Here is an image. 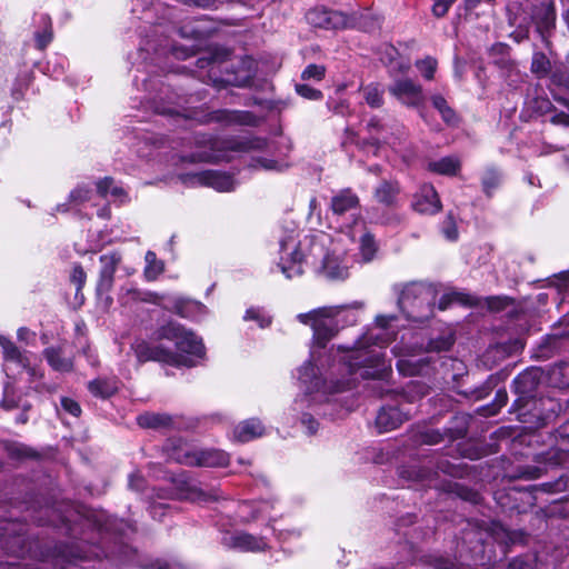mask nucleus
I'll return each instance as SVG.
<instances>
[{
	"label": "nucleus",
	"instance_id": "obj_12",
	"mask_svg": "<svg viewBox=\"0 0 569 569\" xmlns=\"http://www.w3.org/2000/svg\"><path fill=\"white\" fill-rule=\"evenodd\" d=\"M537 461L538 463L543 465V468L540 466L526 467L521 471V477L526 479L539 478L547 467L560 466L565 469H569V449L550 448L546 452L539 453L537 456Z\"/></svg>",
	"mask_w": 569,
	"mask_h": 569
},
{
	"label": "nucleus",
	"instance_id": "obj_64",
	"mask_svg": "<svg viewBox=\"0 0 569 569\" xmlns=\"http://www.w3.org/2000/svg\"><path fill=\"white\" fill-rule=\"evenodd\" d=\"M91 190L84 187H78L70 193V201L79 204L90 199Z\"/></svg>",
	"mask_w": 569,
	"mask_h": 569
},
{
	"label": "nucleus",
	"instance_id": "obj_17",
	"mask_svg": "<svg viewBox=\"0 0 569 569\" xmlns=\"http://www.w3.org/2000/svg\"><path fill=\"white\" fill-rule=\"evenodd\" d=\"M409 419V412H403L396 406H383L376 417V428L380 433L388 432L400 427Z\"/></svg>",
	"mask_w": 569,
	"mask_h": 569
},
{
	"label": "nucleus",
	"instance_id": "obj_48",
	"mask_svg": "<svg viewBox=\"0 0 569 569\" xmlns=\"http://www.w3.org/2000/svg\"><path fill=\"white\" fill-rule=\"evenodd\" d=\"M340 307L347 308L346 311H343L338 317V323L340 325V329L346 326H353L358 321V315L357 311L361 310L363 308V303L360 301H353L350 305H341Z\"/></svg>",
	"mask_w": 569,
	"mask_h": 569
},
{
	"label": "nucleus",
	"instance_id": "obj_9",
	"mask_svg": "<svg viewBox=\"0 0 569 569\" xmlns=\"http://www.w3.org/2000/svg\"><path fill=\"white\" fill-rule=\"evenodd\" d=\"M366 129L369 133V138L360 139L359 136L350 129L346 130V138L342 141V146L347 147L349 143L356 144L361 150H368L369 148H378L382 143H389L390 130L388 126L378 117H371Z\"/></svg>",
	"mask_w": 569,
	"mask_h": 569
},
{
	"label": "nucleus",
	"instance_id": "obj_7",
	"mask_svg": "<svg viewBox=\"0 0 569 569\" xmlns=\"http://www.w3.org/2000/svg\"><path fill=\"white\" fill-rule=\"evenodd\" d=\"M183 117L186 119L193 120L199 124L219 123L222 127H256L259 123V118L253 112L248 110H190L183 114Z\"/></svg>",
	"mask_w": 569,
	"mask_h": 569
},
{
	"label": "nucleus",
	"instance_id": "obj_3",
	"mask_svg": "<svg viewBox=\"0 0 569 569\" xmlns=\"http://www.w3.org/2000/svg\"><path fill=\"white\" fill-rule=\"evenodd\" d=\"M327 234L305 237L298 244L293 236L280 240V261L278 267L288 279L303 273V264L329 280H345L349 276L347 263L340 256L330 251Z\"/></svg>",
	"mask_w": 569,
	"mask_h": 569
},
{
	"label": "nucleus",
	"instance_id": "obj_10",
	"mask_svg": "<svg viewBox=\"0 0 569 569\" xmlns=\"http://www.w3.org/2000/svg\"><path fill=\"white\" fill-rule=\"evenodd\" d=\"M186 184L211 187L220 192L234 190L236 181L231 174L218 170H203L181 176Z\"/></svg>",
	"mask_w": 569,
	"mask_h": 569
},
{
	"label": "nucleus",
	"instance_id": "obj_63",
	"mask_svg": "<svg viewBox=\"0 0 569 569\" xmlns=\"http://www.w3.org/2000/svg\"><path fill=\"white\" fill-rule=\"evenodd\" d=\"M445 439V433L439 430L429 429L421 433V442L426 445H437Z\"/></svg>",
	"mask_w": 569,
	"mask_h": 569
},
{
	"label": "nucleus",
	"instance_id": "obj_39",
	"mask_svg": "<svg viewBox=\"0 0 569 569\" xmlns=\"http://www.w3.org/2000/svg\"><path fill=\"white\" fill-rule=\"evenodd\" d=\"M460 167L461 163L456 157H443L428 163L429 171L443 176H456Z\"/></svg>",
	"mask_w": 569,
	"mask_h": 569
},
{
	"label": "nucleus",
	"instance_id": "obj_27",
	"mask_svg": "<svg viewBox=\"0 0 569 569\" xmlns=\"http://www.w3.org/2000/svg\"><path fill=\"white\" fill-rule=\"evenodd\" d=\"M489 57L497 67L509 74L517 71V66L510 58V47L508 44L501 42L492 44L489 50Z\"/></svg>",
	"mask_w": 569,
	"mask_h": 569
},
{
	"label": "nucleus",
	"instance_id": "obj_1",
	"mask_svg": "<svg viewBox=\"0 0 569 569\" xmlns=\"http://www.w3.org/2000/svg\"><path fill=\"white\" fill-rule=\"evenodd\" d=\"M31 520L38 526H53L64 530V533L76 541L70 543L54 545L53 548H47L46 551H39V541H31L27 537L29 532L28 525L19 520L0 521V549L7 555L17 558L26 556L38 557L42 561H52L60 569H64L67 563L77 560H90L104 557L111 559L118 565L133 566L142 569H190L181 563H168L166 561H150L142 557L136 549L123 541L126 531H133L131 525L123 520H117L110 517L99 516L94 520L99 543H91L80 528L88 525L78 523L68 516L58 513L53 507H42L33 510L30 515Z\"/></svg>",
	"mask_w": 569,
	"mask_h": 569
},
{
	"label": "nucleus",
	"instance_id": "obj_37",
	"mask_svg": "<svg viewBox=\"0 0 569 569\" xmlns=\"http://www.w3.org/2000/svg\"><path fill=\"white\" fill-rule=\"evenodd\" d=\"M362 98L370 108H381L385 103V87L378 82H371L360 88Z\"/></svg>",
	"mask_w": 569,
	"mask_h": 569
},
{
	"label": "nucleus",
	"instance_id": "obj_13",
	"mask_svg": "<svg viewBox=\"0 0 569 569\" xmlns=\"http://www.w3.org/2000/svg\"><path fill=\"white\" fill-rule=\"evenodd\" d=\"M122 258L121 254L117 251H112L109 253H104L100 256L101 269L99 273V280L97 283V295L102 297L103 295H108L113 287L114 273L120 264ZM106 301L108 305L112 302V299L109 296H106Z\"/></svg>",
	"mask_w": 569,
	"mask_h": 569
},
{
	"label": "nucleus",
	"instance_id": "obj_21",
	"mask_svg": "<svg viewBox=\"0 0 569 569\" xmlns=\"http://www.w3.org/2000/svg\"><path fill=\"white\" fill-rule=\"evenodd\" d=\"M393 353L399 357L396 367L398 371L403 376H416L419 375L422 370L423 365L426 363V359H419L415 360L412 357H415L417 351V346L408 347L406 350V353L401 355L398 351V347L395 346L392 348Z\"/></svg>",
	"mask_w": 569,
	"mask_h": 569
},
{
	"label": "nucleus",
	"instance_id": "obj_38",
	"mask_svg": "<svg viewBox=\"0 0 569 569\" xmlns=\"http://www.w3.org/2000/svg\"><path fill=\"white\" fill-rule=\"evenodd\" d=\"M502 171L493 166L487 167L481 177L482 191L487 197H491L496 189L502 183Z\"/></svg>",
	"mask_w": 569,
	"mask_h": 569
},
{
	"label": "nucleus",
	"instance_id": "obj_56",
	"mask_svg": "<svg viewBox=\"0 0 569 569\" xmlns=\"http://www.w3.org/2000/svg\"><path fill=\"white\" fill-rule=\"evenodd\" d=\"M522 493V490L512 487L508 490H498L495 493V499L497 500L498 505H500L505 509H515L517 508L516 505L511 503V499L516 500V496Z\"/></svg>",
	"mask_w": 569,
	"mask_h": 569
},
{
	"label": "nucleus",
	"instance_id": "obj_45",
	"mask_svg": "<svg viewBox=\"0 0 569 569\" xmlns=\"http://www.w3.org/2000/svg\"><path fill=\"white\" fill-rule=\"evenodd\" d=\"M449 491L455 493L461 500L470 502L472 505H479L482 499L477 490L460 485L458 482L449 485Z\"/></svg>",
	"mask_w": 569,
	"mask_h": 569
},
{
	"label": "nucleus",
	"instance_id": "obj_42",
	"mask_svg": "<svg viewBox=\"0 0 569 569\" xmlns=\"http://www.w3.org/2000/svg\"><path fill=\"white\" fill-rule=\"evenodd\" d=\"M97 191L102 197L110 196L114 200L122 201L127 196L126 191L121 186L116 183L112 178L106 177L104 179L97 182Z\"/></svg>",
	"mask_w": 569,
	"mask_h": 569
},
{
	"label": "nucleus",
	"instance_id": "obj_24",
	"mask_svg": "<svg viewBox=\"0 0 569 569\" xmlns=\"http://www.w3.org/2000/svg\"><path fill=\"white\" fill-rule=\"evenodd\" d=\"M36 30L33 33L36 47L39 50L46 49L53 39L52 21L47 13L34 16Z\"/></svg>",
	"mask_w": 569,
	"mask_h": 569
},
{
	"label": "nucleus",
	"instance_id": "obj_18",
	"mask_svg": "<svg viewBox=\"0 0 569 569\" xmlns=\"http://www.w3.org/2000/svg\"><path fill=\"white\" fill-rule=\"evenodd\" d=\"M400 186L396 180H381L373 190L375 200L386 208L400 206Z\"/></svg>",
	"mask_w": 569,
	"mask_h": 569
},
{
	"label": "nucleus",
	"instance_id": "obj_20",
	"mask_svg": "<svg viewBox=\"0 0 569 569\" xmlns=\"http://www.w3.org/2000/svg\"><path fill=\"white\" fill-rule=\"evenodd\" d=\"M223 543L230 548L241 551H262L267 547V542L262 537H256L247 532H237L223 538Z\"/></svg>",
	"mask_w": 569,
	"mask_h": 569
},
{
	"label": "nucleus",
	"instance_id": "obj_46",
	"mask_svg": "<svg viewBox=\"0 0 569 569\" xmlns=\"http://www.w3.org/2000/svg\"><path fill=\"white\" fill-rule=\"evenodd\" d=\"M455 342V338L452 335H441L435 339H430L426 347L422 345L419 347L420 350H425L427 352H440L449 350Z\"/></svg>",
	"mask_w": 569,
	"mask_h": 569
},
{
	"label": "nucleus",
	"instance_id": "obj_30",
	"mask_svg": "<svg viewBox=\"0 0 569 569\" xmlns=\"http://www.w3.org/2000/svg\"><path fill=\"white\" fill-rule=\"evenodd\" d=\"M286 149L287 152L291 150V146L289 142L286 144ZM287 154L288 153H283L281 156H278L277 158L257 157L252 159L250 167L254 169H263L267 171L281 172L290 167V163L287 160Z\"/></svg>",
	"mask_w": 569,
	"mask_h": 569
},
{
	"label": "nucleus",
	"instance_id": "obj_62",
	"mask_svg": "<svg viewBox=\"0 0 569 569\" xmlns=\"http://www.w3.org/2000/svg\"><path fill=\"white\" fill-rule=\"evenodd\" d=\"M455 1L456 0H433L432 14L437 18L445 17Z\"/></svg>",
	"mask_w": 569,
	"mask_h": 569
},
{
	"label": "nucleus",
	"instance_id": "obj_55",
	"mask_svg": "<svg viewBox=\"0 0 569 569\" xmlns=\"http://www.w3.org/2000/svg\"><path fill=\"white\" fill-rule=\"evenodd\" d=\"M528 106L537 116H548L553 111V104L546 97H536L528 102Z\"/></svg>",
	"mask_w": 569,
	"mask_h": 569
},
{
	"label": "nucleus",
	"instance_id": "obj_6",
	"mask_svg": "<svg viewBox=\"0 0 569 569\" xmlns=\"http://www.w3.org/2000/svg\"><path fill=\"white\" fill-rule=\"evenodd\" d=\"M346 310L345 307H321L299 313L297 319L303 325L311 326L317 346L325 348L327 342L340 330L338 317Z\"/></svg>",
	"mask_w": 569,
	"mask_h": 569
},
{
	"label": "nucleus",
	"instance_id": "obj_52",
	"mask_svg": "<svg viewBox=\"0 0 569 569\" xmlns=\"http://www.w3.org/2000/svg\"><path fill=\"white\" fill-rule=\"evenodd\" d=\"M551 70L550 60L542 52H535L531 60V72L539 78L546 77Z\"/></svg>",
	"mask_w": 569,
	"mask_h": 569
},
{
	"label": "nucleus",
	"instance_id": "obj_43",
	"mask_svg": "<svg viewBox=\"0 0 569 569\" xmlns=\"http://www.w3.org/2000/svg\"><path fill=\"white\" fill-rule=\"evenodd\" d=\"M452 303H461L472 306L476 303V298L459 291H451L441 296L438 302L439 310L448 309Z\"/></svg>",
	"mask_w": 569,
	"mask_h": 569
},
{
	"label": "nucleus",
	"instance_id": "obj_15",
	"mask_svg": "<svg viewBox=\"0 0 569 569\" xmlns=\"http://www.w3.org/2000/svg\"><path fill=\"white\" fill-rule=\"evenodd\" d=\"M174 496L180 500H189L192 502H201L209 500H218L221 498V495L217 490H212L207 492L199 488L196 483L187 478H179L174 480Z\"/></svg>",
	"mask_w": 569,
	"mask_h": 569
},
{
	"label": "nucleus",
	"instance_id": "obj_16",
	"mask_svg": "<svg viewBox=\"0 0 569 569\" xmlns=\"http://www.w3.org/2000/svg\"><path fill=\"white\" fill-rule=\"evenodd\" d=\"M411 206L415 211L426 214H435L441 209L439 196L430 183H425L419 188Z\"/></svg>",
	"mask_w": 569,
	"mask_h": 569
},
{
	"label": "nucleus",
	"instance_id": "obj_53",
	"mask_svg": "<svg viewBox=\"0 0 569 569\" xmlns=\"http://www.w3.org/2000/svg\"><path fill=\"white\" fill-rule=\"evenodd\" d=\"M416 68L426 80H432L437 71L438 62L433 57H426L416 61Z\"/></svg>",
	"mask_w": 569,
	"mask_h": 569
},
{
	"label": "nucleus",
	"instance_id": "obj_11",
	"mask_svg": "<svg viewBox=\"0 0 569 569\" xmlns=\"http://www.w3.org/2000/svg\"><path fill=\"white\" fill-rule=\"evenodd\" d=\"M389 92L398 101L409 108L421 109L426 102L421 84L410 78L395 80L389 87Z\"/></svg>",
	"mask_w": 569,
	"mask_h": 569
},
{
	"label": "nucleus",
	"instance_id": "obj_58",
	"mask_svg": "<svg viewBox=\"0 0 569 569\" xmlns=\"http://www.w3.org/2000/svg\"><path fill=\"white\" fill-rule=\"evenodd\" d=\"M31 81V77L29 74L19 76L12 87L11 94L14 100H20L23 98L24 91L28 89Z\"/></svg>",
	"mask_w": 569,
	"mask_h": 569
},
{
	"label": "nucleus",
	"instance_id": "obj_31",
	"mask_svg": "<svg viewBox=\"0 0 569 569\" xmlns=\"http://www.w3.org/2000/svg\"><path fill=\"white\" fill-rule=\"evenodd\" d=\"M348 28H357L366 32L373 31L380 24V19L368 9L348 14Z\"/></svg>",
	"mask_w": 569,
	"mask_h": 569
},
{
	"label": "nucleus",
	"instance_id": "obj_44",
	"mask_svg": "<svg viewBox=\"0 0 569 569\" xmlns=\"http://www.w3.org/2000/svg\"><path fill=\"white\" fill-rule=\"evenodd\" d=\"M146 268H144V277L148 281H153L161 274L164 270V264L161 260L157 258V254L153 251H147L146 257Z\"/></svg>",
	"mask_w": 569,
	"mask_h": 569
},
{
	"label": "nucleus",
	"instance_id": "obj_47",
	"mask_svg": "<svg viewBox=\"0 0 569 569\" xmlns=\"http://www.w3.org/2000/svg\"><path fill=\"white\" fill-rule=\"evenodd\" d=\"M403 221L402 214L397 211V208H386L375 218V222L385 227L397 228Z\"/></svg>",
	"mask_w": 569,
	"mask_h": 569
},
{
	"label": "nucleus",
	"instance_id": "obj_57",
	"mask_svg": "<svg viewBox=\"0 0 569 569\" xmlns=\"http://www.w3.org/2000/svg\"><path fill=\"white\" fill-rule=\"evenodd\" d=\"M243 319L246 321H256L260 328H267L271 325V317L267 315L262 309L251 307L247 309Z\"/></svg>",
	"mask_w": 569,
	"mask_h": 569
},
{
	"label": "nucleus",
	"instance_id": "obj_59",
	"mask_svg": "<svg viewBox=\"0 0 569 569\" xmlns=\"http://www.w3.org/2000/svg\"><path fill=\"white\" fill-rule=\"evenodd\" d=\"M18 406V401L13 395V388L11 385L7 383L3 388V398L0 402V407L4 410H12Z\"/></svg>",
	"mask_w": 569,
	"mask_h": 569
},
{
	"label": "nucleus",
	"instance_id": "obj_33",
	"mask_svg": "<svg viewBox=\"0 0 569 569\" xmlns=\"http://www.w3.org/2000/svg\"><path fill=\"white\" fill-rule=\"evenodd\" d=\"M538 387V377L535 371H523L513 379L515 392L520 397L533 396Z\"/></svg>",
	"mask_w": 569,
	"mask_h": 569
},
{
	"label": "nucleus",
	"instance_id": "obj_36",
	"mask_svg": "<svg viewBox=\"0 0 569 569\" xmlns=\"http://www.w3.org/2000/svg\"><path fill=\"white\" fill-rule=\"evenodd\" d=\"M399 476L402 480L408 482H422L429 485L431 481V470L418 465L400 467Z\"/></svg>",
	"mask_w": 569,
	"mask_h": 569
},
{
	"label": "nucleus",
	"instance_id": "obj_61",
	"mask_svg": "<svg viewBox=\"0 0 569 569\" xmlns=\"http://www.w3.org/2000/svg\"><path fill=\"white\" fill-rule=\"evenodd\" d=\"M296 91L302 98L309 100H319L322 98V92L308 84H296Z\"/></svg>",
	"mask_w": 569,
	"mask_h": 569
},
{
	"label": "nucleus",
	"instance_id": "obj_22",
	"mask_svg": "<svg viewBox=\"0 0 569 569\" xmlns=\"http://www.w3.org/2000/svg\"><path fill=\"white\" fill-rule=\"evenodd\" d=\"M164 308L188 319H197L206 310L202 303L184 298H174L169 301V305H164Z\"/></svg>",
	"mask_w": 569,
	"mask_h": 569
},
{
	"label": "nucleus",
	"instance_id": "obj_28",
	"mask_svg": "<svg viewBox=\"0 0 569 569\" xmlns=\"http://www.w3.org/2000/svg\"><path fill=\"white\" fill-rule=\"evenodd\" d=\"M358 206L359 197L351 189H343L331 198V210L337 216H342Z\"/></svg>",
	"mask_w": 569,
	"mask_h": 569
},
{
	"label": "nucleus",
	"instance_id": "obj_14",
	"mask_svg": "<svg viewBox=\"0 0 569 569\" xmlns=\"http://www.w3.org/2000/svg\"><path fill=\"white\" fill-rule=\"evenodd\" d=\"M306 18L310 24L322 29L348 28V14L327 8H315L307 12Z\"/></svg>",
	"mask_w": 569,
	"mask_h": 569
},
{
	"label": "nucleus",
	"instance_id": "obj_4",
	"mask_svg": "<svg viewBox=\"0 0 569 569\" xmlns=\"http://www.w3.org/2000/svg\"><path fill=\"white\" fill-rule=\"evenodd\" d=\"M158 340L173 341L180 352H174L162 345L142 341L136 347L139 361H158L173 367H193L196 362L188 356L202 358L204 346L201 338L182 325L169 321L156 331Z\"/></svg>",
	"mask_w": 569,
	"mask_h": 569
},
{
	"label": "nucleus",
	"instance_id": "obj_41",
	"mask_svg": "<svg viewBox=\"0 0 569 569\" xmlns=\"http://www.w3.org/2000/svg\"><path fill=\"white\" fill-rule=\"evenodd\" d=\"M431 102L447 124L456 126L458 123L459 119L456 111L448 104L447 100L441 94H433L431 97Z\"/></svg>",
	"mask_w": 569,
	"mask_h": 569
},
{
	"label": "nucleus",
	"instance_id": "obj_49",
	"mask_svg": "<svg viewBox=\"0 0 569 569\" xmlns=\"http://www.w3.org/2000/svg\"><path fill=\"white\" fill-rule=\"evenodd\" d=\"M499 381L498 375H491L487 380L479 387L466 392V396H470L475 400H481L489 396V393L496 388Z\"/></svg>",
	"mask_w": 569,
	"mask_h": 569
},
{
	"label": "nucleus",
	"instance_id": "obj_25",
	"mask_svg": "<svg viewBox=\"0 0 569 569\" xmlns=\"http://www.w3.org/2000/svg\"><path fill=\"white\" fill-rule=\"evenodd\" d=\"M264 432V427L260 420L251 418L240 422L233 430V438L239 442H248Z\"/></svg>",
	"mask_w": 569,
	"mask_h": 569
},
{
	"label": "nucleus",
	"instance_id": "obj_29",
	"mask_svg": "<svg viewBox=\"0 0 569 569\" xmlns=\"http://www.w3.org/2000/svg\"><path fill=\"white\" fill-rule=\"evenodd\" d=\"M137 423L144 429H168L173 426L172 417L168 413L143 412L137 417Z\"/></svg>",
	"mask_w": 569,
	"mask_h": 569
},
{
	"label": "nucleus",
	"instance_id": "obj_8",
	"mask_svg": "<svg viewBox=\"0 0 569 569\" xmlns=\"http://www.w3.org/2000/svg\"><path fill=\"white\" fill-rule=\"evenodd\" d=\"M169 457L178 463L190 467L219 468L229 463V455L220 449H194L179 445L172 448Z\"/></svg>",
	"mask_w": 569,
	"mask_h": 569
},
{
	"label": "nucleus",
	"instance_id": "obj_51",
	"mask_svg": "<svg viewBox=\"0 0 569 569\" xmlns=\"http://www.w3.org/2000/svg\"><path fill=\"white\" fill-rule=\"evenodd\" d=\"M427 562L433 569H466L471 566L470 563L452 561L449 558L436 555L428 556Z\"/></svg>",
	"mask_w": 569,
	"mask_h": 569
},
{
	"label": "nucleus",
	"instance_id": "obj_40",
	"mask_svg": "<svg viewBox=\"0 0 569 569\" xmlns=\"http://www.w3.org/2000/svg\"><path fill=\"white\" fill-rule=\"evenodd\" d=\"M549 382L560 389L569 388V361L556 363L549 370Z\"/></svg>",
	"mask_w": 569,
	"mask_h": 569
},
{
	"label": "nucleus",
	"instance_id": "obj_2",
	"mask_svg": "<svg viewBox=\"0 0 569 569\" xmlns=\"http://www.w3.org/2000/svg\"><path fill=\"white\" fill-rule=\"evenodd\" d=\"M396 320L395 316H378L376 325L378 332L373 330L362 337L357 342L358 347L349 352L337 365L339 372H346L342 379L333 380L330 377L318 375V368L311 362H306L299 369V381L305 389L306 395L301 401L309 403H322L330 401V397L351 389L355 386L356 377L359 375L362 379H369V390L379 398L390 396L397 402L403 401L413 403L425 397L429 387L419 380L409 381L401 390L392 389L388 382L391 375V366L386 363L383 355L369 349V346L383 348L391 341L387 331L390 322ZM333 371H330L332 376Z\"/></svg>",
	"mask_w": 569,
	"mask_h": 569
},
{
	"label": "nucleus",
	"instance_id": "obj_60",
	"mask_svg": "<svg viewBox=\"0 0 569 569\" xmlns=\"http://www.w3.org/2000/svg\"><path fill=\"white\" fill-rule=\"evenodd\" d=\"M326 69L323 66L311 63L302 71L301 78L303 80H321L325 77Z\"/></svg>",
	"mask_w": 569,
	"mask_h": 569
},
{
	"label": "nucleus",
	"instance_id": "obj_5",
	"mask_svg": "<svg viewBox=\"0 0 569 569\" xmlns=\"http://www.w3.org/2000/svg\"><path fill=\"white\" fill-rule=\"evenodd\" d=\"M438 290L431 283L415 281L403 286L398 306L408 320L423 322L433 316Z\"/></svg>",
	"mask_w": 569,
	"mask_h": 569
},
{
	"label": "nucleus",
	"instance_id": "obj_34",
	"mask_svg": "<svg viewBox=\"0 0 569 569\" xmlns=\"http://www.w3.org/2000/svg\"><path fill=\"white\" fill-rule=\"evenodd\" d=\"M0 346L3 351V358L7 362H12L20 369L29 367V358L27 353L21 352L12 341L3 336H0Z\"/></svg>",
	"mask_w": 569,
	"mask_h": 569
},
{
	"label": "nucleus",
	"instance_id": "obj_50",
	"mask_svg": "<svg viewBox=\"0 0 569 569\" xmlns=\"http://www.w3.org/2000/svg\"><path fill=\"white\" fill-rule=\"evenodd\" d=\"M359 249L362 260L366 262L371 261L378 250V244L375 240V237L369 232L363 233L360 238Z\"/></svg>",
	"mask_w": 569,
	"mask_h": 569
},
{
	"label": "nucleus",
	"instance_id": "obj_35",
	"mask_svg": "<svg viewBox=\"0 0 569 569\" xmlns=\"http://www.w3.org/2000/svg\"><path fill=\"white\" fill-rule=\"evenodd\" d=\"M43 356L49 366L56 371L69 372L73 368L72 360L70 358L63 357L62 350L60 348H47L43 351Z\"/></svg>",
	"mask_w": 569,
	"mask_h": 569
},
{
	"label": "nucleus",
	"instance_id": "obj_23",
	"mask_svg": "<svg viewBox=\"0 0 569 569\" xmlns=\"http://www.w3.org/2000/svg\"><path fill=\"white\" fill-rule=\"evenodd\" d=\"M523 345L516 340L512 345L498 343L489 347L481 357L482 363L488 368L492 369L499 361L507 358L511 352L522 349Z\"/></svg>",
	"mask_w": 569,
	"mask_h": 569
},
{
	"label": "nucleus",
	"instance_id": "obj_26",
	"mask_svg": "<svg viewBox=\"0 0 569 569\" xmlns=\"http://www.w3.org/2000/svg\"><path fill=\"white\" fill-rule=\"evenodd\" d=\"M119 383L117 377L97 378L88 383V390L97 398L108 399L118 392Z\"/></svg>",
	"mask_w": 569,
	"mask_h": 569
},
{
	"label": "nucleus",
	"instance_id": "obj_32",
	"mask_svg": "<svg viewBox=\"0 0 569 569\" xmlns=\"http://www.w3.org/2000/svg\"><path fill=\"white\" fill-rule=\"evenodd\" d=\"M239 63L240 70L233 72L232 76H228L227 78L221 79V83L234 87H246L251 82L254 74V71L252 69V60L242 59L241 61H239Z\"/></svg>",
	"mask_w": 569,
	"mask_h": 569
},
{
	"label": "nucleus",
	"instance_id": "obj_54",
	"mask_svg": "<svg viewBox=\"0 0 569 569\" xmlns=\"http://www.w3.org/2000/svg\"><path fill=\"white\" fill-rule=\"evenodd\" d=\"M7 453L12 459L34 458V450L26 445L12 442L6 446Z\"/></svg>",
	"mask_w": 569,
	"mask_h": 569
},
{
	"label": "nucleus",
	"instance_id": "obj_19",
	"mask_svg": "<svg viewBox=\"0 0 569 569\" xmlns=\"http://www.w3.org/2000/svg\"><path fill=\"white\" fill-rule=\"evenodd\" d=\"M532 20L536 23L538 32L545 38L556 23V9L552 2H541L532 9Z\"/></svg>",
	"mask_w": 569,
	"mask_h": 569
}]
</instances>
